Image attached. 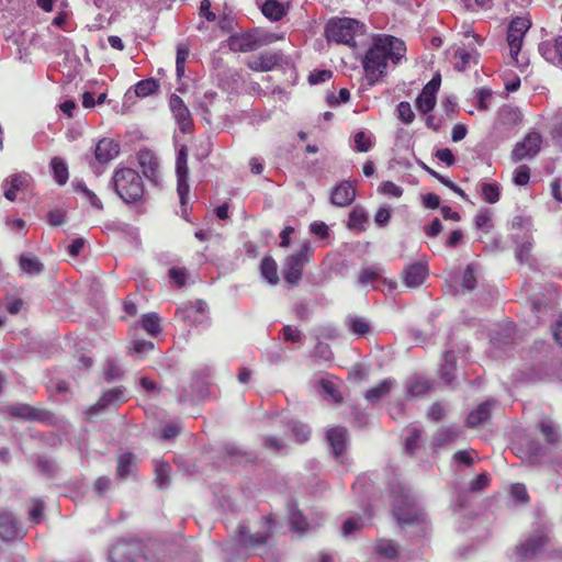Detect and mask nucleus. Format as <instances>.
Wrapping results in <instances>:
<instances>
[{
	"label": "nucleus",
	"mask_w": 562,
	"mask_h": 562,
	"mask_svg": "<svg viewBox=\"0 0 562 562\" xmlns=\"http://www.w3.org/2000/svg\"><path fill=\"white\" fill-rule=\"evenodd\" d=\"M406 54L405 43L387 34H378L362 60L364 77L369 86H374L387 74L389 65L396 66Z\"/></svg>",
	"instance_id": "obj_1"
},
{
	"label": "nucleus",
	"mask_w": 562,
	"mask_h": 562,
	"mask_svg": "<svg viewBox=\"0 0 562 562\" xmlns=\"http://www.w3.org/2000/svg\"><path fill=\"white\" fill-rule=\"evenodd\" d=\"M111 184L117 196L126 204H137L144 201L145 186L136 170L128 167L115 169Z\"/></svg>",
	"instance_id": "obj_2"
},
{
	"label": "nucleus",
	"mask_w": 562,
	"mask_h": 562,
	"mask_svg": "<svg viewBox=\"0 0 562 562\" xmlns=\"http://www.w3.org/2000/svg\"><path fill=\"white\" fill-rule=\"evenodd\" d=\"M531 26V22L527 18L517 16L513 19L507 30V44L513 65L525 70L529 65V58L525 54H520L525 34Z\"/></svg>",
	"instance_id": "obj_3"
},
{
	"label": "nucleus",
	"mask_w": 562,
	"mask_h": 562,
	"mask_svg": "<svg viewBox=\"0 0 562 562\" xmlns=\"http://www.w3.org/2000/svg\"><path fill=\"white\" fill-rule=\"evenodd\" d=\"M363 34V24L356 19L336 18L328 21L325 36L329 42L356 46L355 37Z\"/></svg>",
	"instance_id": "obj_4"
},
{
	"label": "nucleus",
	"mask_w": 562,
	"mask_h": 562,
	"mask_svg": "<svg viewBox=\"0 0 562 562\" xmlns=\"http://www.w3.org/2000/svg\"><path fill=\"white\" fill-rule=\"evenodd\" d=\"M312 249L308 240H304L301 248L286 257L284 281L290 288L297 286L302 280L304 266L310 261Z\"/></svg>",
	"instance_id": "obj_5"
},
{
	"label": "nucleus",
	"mask_w": 562,
	"mask_h": 562,
	"mask_svg": "<svg viewBox=\"0 0 562 562\" xmlns=\"http://www.w3.org/2000/svg\"><path fill=\"white\" fill-rule=\"evenodd\" d=\"M262 522L265 525L263 530L255 533H250L245 525H239L237 527L236 532L238 535V542L241 547L257 550L267 544L272 533V516L262 517Z\"/></svg>",
	"instance_id": "obj_6"
},
{
	"label": "nucleus",
	"mask_w": 562,
	"mask_h": 562,
	"mask_svg": "<svg viewBox=\"0 0 562 562\" xmlns=\"http://www.w3.org/2000/svg\"><path fill=\"white\" fill-rule=\"evenodd\" d=\"M550 537L542 530L532 531L529 537L515 548V557L519 561L533 559L549 543Z\"/></svg>",
	"instance_id": "obj_7"
},
{
	"label": "nucleus",
	"mask_w": 562,
	"mask_h": 562,
	"mask_svg": "<svg viewBox=\"0 0 562 562\" xmlns=\"http://www.w3.org/2000/svg\"><path fill=\"white\" fill-rule=\"evenodd\" d=\"M542 136L538 132L528 133L518 142L512 150L510 158L514 162L533 158L541 149Z\"/></svg>",
	"instance_id": "obj_8"
},
{
	"label": "nucleus",
	"mask_w": 562,
	"mask_h": 562,
	"mask_svg": "<svg viewBox=\"0 0 562 562\" xmlns=\"http://www.w3.org/2000/svg\"><path fill=\"white\" fill-rule=\"evenodd\" d=\"M127 401L125 396V391L123 387H113L102 393L98 402L91 405L86 414L89 419H91L94 415H99L104 412L110 406H119L120 404Z\"/></svg>",
	"instance_id": "obj_9"
},
{
	"label": "nucleus",
	"mask_w": 562,
	"mask_h": 562,
	"mask_svg": "<svg viewBox=\"0 0 562 562\" xmlns=\"http://www.w3.org/2000/svg\"><path fill=\"white\" fill-rule=\"evenodd\" d=\"M110 559L112 562H151L138 544L117 543L110 550Z\"/></svg>",
	"instance_id": "obj_10"
},
{
	"label": "nucleus",
	"mask_w": 562,
	"mask_h": 562,
	"mask_svg": "<svg viewBox=\"0 0 562 562\" xmlns=\"http://www.w3.org/2000/svg\"><path fill=\"white\" fill-rule=\"evenodd\" d=\"M169 106L176 122L179 125V130L183 134L191 133L193 130V120L183 100L179 95L173 93L169 98Z\"/></svg>",
	"instance_id": "obj_11"
},
{
	"label": "nucleus",
	"mask_w": 562,
	"mask_h": 562,
	"mask_svg": "<svg viewBox=\"0 0 562 562\" xmlns=\"http://www.w3.org/2000/svg\"><path fill=\"white\" fill-rule=\"evenodd\" d=\"M137 160L145 177L149 181L157 183L159 179V161L155 154L149 149H140L137 153Z\"/></svg>",
	"instance_id": "obj_12"
},
{
	"label": "nucleus",
	"mask_w": 562,
	"mask_h": 562,
	"mask_svg": "<svg viewBox=\"0 0 562 562\" xmlns=\"http://www.w3.org/2000/svg\"><path fill=\"white\" fill-rule=\"evenodd\" d=\"M539 53L548 63L562 66V35L540 43Z\"/></svg>",
	"instance_id": "obj_13"
},
{
	"label": "nucleus",
	"mask_w": 562,
	"mask_h": 562,
	"mask_svg": "<svg viewBox=\"0 0 562 562\" xmlns=\"http://www.w3.org/2000/svg\"><path fill=\"white\" fill-rule=\"evenodd\" d=\"M120 154V145L112 138L104 137L97 143L94 157L99 164L105 165Z\"/></svg>",
	"instance_id": "obj_14"
},
{
	"label": "nucleus",
	"mask_w": 562,
	"mask_h": 562,
	"mask_svg": "<svg viewBox=\"0 0 562 562\" xmlns=\"http://www.w3.org/2000/svg\"><path fill=\"white\" fill-rule=\"evenodd\" d=\"M23 536L15 517L11 513H0V539L3 541H13Z\"/></svg>",
	"instance_id": "obj_15"
},
{
	"label": "nucleus",
	"mask_w": 562,
	"mask_h": 562,
	"mask_svg": "<svg viewBox=\"0 0 562 562\" xmlns=\"http://www.w3.org/2000/svg\"><path fill=\"white\" fill-rule=\"evenodd\" d=\"M428 274V267L422 262L408 265L402 273L403 282L408 288L419 286Z\"/></svg>",
	"instance_id": "obj_16"
},
{
	"label": "nucleus",
	"mask_w": 562,
	"mask_h": 562,
	"mask_svg": "<svg viewBox=\"0 0 562 562\" xmlns=\"http://www.w3.org/2000/svg\"><path fill=\"white\" fill-rule=\"evenodd\" d=\"M8 413L12 416L20 417L26 420L43 422L46 419L48 412L38 407H33L29 404H13L8 406Z\"/></svg>",
	"instance_id": "obj_17"
},
{
	"label": "nucleus",
	"mask_w": 562,
	"mask_h": 562,
	"mask_svg": "<svg viewBox=\"0 0 562 562\" xmlns=\"http://www.w3.org/2000/svg\"><path fill=\"white\" fill-rule=\"evenodd\" d=\"M356 198V190L349 181H341L333 190L330 202L336 206L350 205Z\"/></svg>",
	"instance_id": "obj_18"
},
{
	"label": "nucleus",
	"mask_w": 562,
	"mask_h": 562,
	"mask_svg": "<svg viewBox=\"0 0 562 562\" xmlns=\"http://www.w3.org/2000/svg\"><path fill=\"white\" fill-rule=\"evenodd\" d=\"M494 404L495 401L493 400L481 403L475 409L469 413L465 425L470 428H476L488 422L491 419Z\"/></svg>",
	"instance_id": "obj_19"
},
{
	"label": "nucleus",
	"mask_w": 562,
	"mask_h": 562,
	"mask_svg": "<svg viewBox=\"0 0 562 562\" xmlns=\"http://www.w3.org/2000/svg\"><path fill=\"white\" fill-rule=\"evenodd\" d=\"M280 57L276 53L260 54L247 61V67L257 72H267L272 70L279 63Z\"/></svg>",
	"instance_id": "obj_20"
},
{
	"label": "nucleus",
	"mask_w": 562,
	"mask_h": 562,
	"mask_svg": "<svg viewBox=\"0 0 562 562\" xmlns=\"http://www.w3.org/2000/svg\"><path fill=\"white\" fill-rule=\"evenodd\" d=\"M348 431L344 427H334L327 431V439L336 457H341L346 451Z\"/></svg>",
	"instance_id": "obj_21"
},
{
	"label": "nucleus",
	"mask_w": 562,
	"mask_h": 562,
	"mask_svg": "<svg viewBox=\"0 0 562 562\" xmlns=\"http://www.w3.org/2000/svg\"><path fill=\"white\" fill-rule=\"evenodd\" d=\"M405 504L407 508H396L394 509V515L398 521V524L404 527L406 525L419 524L424 520V515L420 510L411 507L409 502L405 498Z\"/></svg>",
	"instance_id": "obj_22"
},
{
	"label": "nucleus",
	"mask_w": 562,
	"mask_h": 562,
	"mask_svg": "<svg viewBox=\"0 0 562 562\" xmlns=\"http://www.w3.org/2000/svg\"><path fill=\"white\" fill-rule=\"evenodd\" d=\"M457 372V356L453 350H447L442 355V363L440 364L439 375L447 384H450Z\"/></svg>",
	"instance_id": "obj_23"
},
{
	"label": "nucleus",
	"mask_w": 562,
	"mask_h": 562,
	"mask_svg": "<svg viewBox=\"0 0 562 562\" xmlns=\"http://www.w3.org/2000/svg\"><path fill=\"white\" fill-rule=\"evenodd\" d=\"M393 384H394V380H392V379L382 380L379 384L369 389L366 392V394H364L366 400L371 404H375V403L380 402L382 398H384L385 396H387L390 394Z\"/></svg>",
	"instance_id": "obj_24"
},
{
	"label": "nucleus",
	"mask_w": 562,
	"mask_h": 562,
	"mask_svg": "<svg viewBox=\"0 0 562 562\" xmlns=\"http://www.w3.org/2000/svg\"><path fill=\"white\" fill-rule=\"evenodd\" d=\"M176 172L178 177V192L182 196L183 189H187V177L189 173V168L187 164V150L182 147L177 156L176 160Z\"/></svg>",
	"instance_id": "obj_25"
},
{
	"label": "nucleus",
	"mask_w": 562,
	"mask_h": 562,
	"mask_svg": "<svg viewBox=\"0 0 562 562\" xmlns=\"http://www.w3.org/2000/svg\"><path fill=\"white\" fill-rule=\"evenodd\" d=\"M262 14L271 21H280L286 14V8L278 0H267L261 5Z\"/></svg>",
	"instance_id": "obj_26"
},
{
	"label": "nucleus",
	"mask_w": 562,
	"mask_h": 562,
	"mask_svg": "<svg viewBox=\"0 0 562 562\" xmlns=\"http://www.w3.org/2000/svg\"><path fill=\"white\" fill-rule=\"evenodd\" d=\"M19 266L24 273L32 276L40 274L44 269L41 260L31 254H22L19 259Z\"/></svg>",
	"instance_id": "obj_27"
},
{
	"label": "nucleus",
	"mask_w": 562,
	"mask_h": 562,
	"mask_svg": "<svg viewBox=\"0 0 562 562\" xmlns=\"http://www.w3.org/2000/svg\"><path fill=\"white\" fill-rule=\"evenodd\" d=\"M260 272L262 278H265L271 285H277L279 283L278 266L272 257L268 256L261 260Z\"/></svg>",
	"instance_id": "obj_28"
},
{
	"label": "nucleus",
	"mask_w": 562,
	"mask_h": 562,
	"mask_svg": "<svg viewBox=\"0 0 562 562\" xmlns=\"http://www.w3.org/2000/svg\"><path fill=\"white\" fill-rule=\"evenodd\" d=\"M142 328L151 336H157L161 331L160 317L157 313H147L142 317Z\"/></svg>",
	"instance_id": "obj_29"
},
{
	"label": "nucleus",
	"mask_w": 562,
	"mask_h": 562,
	"mask_svg": "<svg viewBox=\"0 0 562 562\" xmlns=\"http://www.w3.org/2000/svg\"><path fill=\"white\" fill-rule=\"evenodd\" d=\"M482 199L490 204H494L501 199V188L496 182H483L480 190Z\"/></svg>",
	"instance_id": "obj_30"
},
{
	"label": "nucleus",
	"mask_w": 562,
	"mask_h": 562,
	"mask_svg": "<svg viewBox=\"0 0 562 562\" xmlns=\"http://www.w3.org/2000/svg\"><path fill=\"white\" fill-rule=\"evenodd\" d=\"M135 465L134 456L130 452L123 453L119 457L116 465V476L119 479H126Z\"/></svg>",
	"instance_id": "obj_31"
},
{
	"label": "nucleus",
	"mask_w": 562,
	"mask_h": 562,
	"mask_svg": "<svg viewBox=\"0 0 562 562\" xmlns=\"http://www.w3.org/2000/svg\"><path fill=\"white\" fill-rule=\"evenodd\" d=\"M368 222V214L361 207H353L349 213L348 227L351 229H358L359 232L364 229V224Z\"/></svg>",
	"instance_id": "obj_32"
},
{
	"label": "nucleus",
	"mask_w": 562,
	"mask_h": 562,
	"mask_svg": "<svg viewBox=\"0 0 562 562\" xmlns=\"http://www.w3.org/2000/svg\"><path fill=\"white\" fill-rule=\"evenodd\" d=\"M50 166L56 182L60 186H64L68 181L69 177L67 165L64 162L61 158L54 157L50 161Z\"/></svg>",
	"instance_id": "obj_33"
},
{
	"label": "nucleus",
	"mask_w": 562,
	"mask_h": 562,
	"mask_svg": "<svg viewBox=\"0 0 562 562\" xmlns=\"http://www.w3.org/2000/svg\"><path fill=\"white\" fill-rule=\"evenodd\" d=\"M75 190L77 192H80L93 209H95L98 211L103 210L102 201L99 199V196L92 190H90L86 186V183L83 181L77 182L75 184Z\"/></svg>",
	"instance_id": "obj_34"
},
{
	"label": "nucleus",
	"mask_w": 562,
	"mask_h": 562,
	"mask_svg": "<svg viewBox=\"0 0 562 562\" xmlns=\"http://www.w3.org/2000/svg\"><path fill=\"white\" fill-rule=\"evenodd\" d=\"M25 176L19 173L12 175L8 180L10 188L4 191L5 199L14 201L16 199V192L25 186Z\"/></svg>",
	"instance_id": "obj_35"
},
{
	"label": "nucleus",
	"mask_w": 562,
	"mask_h": 562,
	"mask_svg": "<svg viewBox=\"0 0 562 562\" xmlns=\"http://www.w3.org/2000/svg\"><path fill=\"white\" fill-rule=\"evenodd\" d=\"M453 57L456 60L454 68L458 71H464L469 67L470 63L474 59L472 53L463 47H458L454 50Z\"/></svg>",
	"instance_id": "obj_36"
},
{
	"label": "nucleus",
	"mask_w": 562,
	"mask_h": 562,
	"mask_svg": "<svg viewBox=\"0 0 562 562\" xmlns=\"http://www.w3.org/2000/svg\"><path fill=\"white\" fill-rule=\"evenodd\" d=\"M159 88V83L156 79L149 78L140 80L135 86V94L140 98L148 97L155 93Z\"/></svg>",
	"instance_id": "obj_37"
},
{
	"label": "nucleus",
	"mask_w": 562,
	"mask_h": 562,
	"mask_svg": "<svg viewBox=\"0 0 562 562\" xmlns=\"http://www.w3.org/2000/svg\"><path fill=\"white\" fill-rule=\"evenodd\" d=\"M171 468L169 463L164 461H156L155 463V474L156 482L160 488L166 487L169 484V475Z\"/></svg>",
	"instance_id": "obj_38"
},
{
	"label": "nucleus",
	"mask_w": 562,
	"mask_h": 562,
	"mask_svg": "<svg viewBox=\"0 0 562 562\" xmlns=\"http://www.w3.org/2000/svg\"><path fill=\"white\" fill-rule=\"evenodd\" d=\"M189 56V47L186 44H179L177 47L176 56V72L177 77L181 78L184 75V66Z\"/></svg>",
	"instance_id": "obj_39"
},
{
	"label": "nucleus",
	"mask_w": 562,
	"mask_h": 562,
	"mask_svg": "<svg viewBox=\"0 0 562 562\" xmlns=\"http://www.w3.org/2000/svg\"><path fill=\"white\" fill-rule=\"evenodd\" d=\"M436 105V97L420 92L416 99V108L424 114L429 113Z\"/></svg>",
	"instance_id": "obj_40"
},
{
	"label": "nucleus",
	"mask_w": 562,
	"mask_h": 562,
	"mask_svg": "<svg viewBox=\"0 0 562 562\" xmlns=\"http://www.w3.org/2000/svg\"><path fill=\"white\" fill-rule=\"evenodd\" d=\"M431 389V384L427 380H415L409 384L408 393L414 397H422Z\"/></svg>",
	"instance_id": "obj_41"
},
{
	"label": "nucleus",
	"mask_w": 562,
	"mask_h": 562,
	"mask_svg": "<svg viewBox=\"0 0 562 562\" xmlns=\"http://www.w3.org/2000/svg\"><path fill=\"white\" fill-rule=\"evenodd\" d=\"M398 119L405 124L413 123L415 119V113L412 109V105L407 101H402L396 106Z\"/></svg>",
	"instance_id": "obj_42"
},
{
	"label": "nucleus",
	"mask_w": 562,
	"mask_h": 562,
	"mask_svg": "<svg viewBox=\"0 0 562 562\" xmlns=\"http://www.w3.org/2000/svg\"><path fill=\"white\" fill-rule=\"evenodd\" d=\"M459 436V432L452 428L439 429L435 435V445L440 447L452 440H454Z\"/></svg>",
	"instance_id": "obj_43"
},
{
	"label": "nucleus",
	"mask_w": 562,
	"mask_h": 562,
	"mask_svg": "<svg viewBox=\"0 0 562 562\" xmlns=\"http://www.w3.org/2000/svg\"><path fill=\"white\" fill-rule=\"evenodd\" d=\"M530 180V168L527 165H520L514 170L513 181L516 186H526Z\"/></svg>",
	"instance_id": "obj_44"
},
{
	"label": "nucleus",
	"mask_w": 562,
	"mask_h": 562,
	"mask_svg": "<svg viewBox=\"0 0 562 562\" xmlns=\"http://www.w3.org/2000/svg\"><path fill=\"white\" fill-rule=\"evenodd\" d=\"M372 147L371 137L364 132L360 131L355 135V148L359 153H367Z\"/></svg>",
	"instance_id": "obj_45"
},
{
	"label": "nucleus",
	"mask_w": 562,
	"mask_h": 562,
	"mask_svg": "<svg viewBox=\"0 0 562 562\" xmlns=\"http://www.w3.org/2000/svg\"><path fill=\"white\" fill-rule=\"evenodd\" d=\"M321 385H322L323 391L327 395H329L335 403H337V404L342 403V395L340 394V392L337 390L336 385L331 381L323 379V380H321Z\"/></svg>",
	"instance_id": "obj_46"
},
{
	"label": "nucleus",
	"mask_w": 562,
	"mask_h": 562,
	"mask_svg": "<svg viewBox=\"0 0 562 562\" xmlns=\"http://www.w3.org/2000/svg\"><path fill=\"white\" fill-rule=\"evenodd\" d=\"M378 553L385 559H395L398 554V549L395 542L385 541L378 547Z\"/></svg>",
	"instance_id": "obj_47"
},
{
	"label": "nucleus",
	"mask_w": 562,
	"mask_h": 562,
	"mask_svg": "<svg viewBox=\"0 0 562 562\" xmlns=\"http://www.w3.org/2000/svg\"><path fill=\"white\" fill-rule=\"evenodd\" d=\"M292 434L299 443H304L310 439L311 430L308 427L301 423H295L292 426Z\"/></svg>",
	"instance_id": "obj_48"
},
{
	"label": "nucleus",
	"mask_w": 562,
	"mask_h": 562,
	"mask_svg": "<svg viewBox=\"0 0 562 562\" xmlns=\"http://www.w3.org/2000/svg\"><path fill=\"white\" fill-rule=\"evenodd\" d=\"M169 278L178 288H182L187 282V270L184 268L172 267L169 272Z\"/></svg>",
	"instance_id": "obj_49"
},
{
	"label": "nucleus",
	"mask_w": 562,
	"mask_h": 562,
	"mask_svg": "<svg viewBox=\"0 0 562 562\" xmlns=\"http://www.w3.org/2000/svg\"><path fill=\"white\" fill-rule=\"evenodd\" d=\"M380 278V273L378 270H374L372 268L363 269L358 278V283L366 286L370 283H374Z\"/></svg>",
	"instance_id": "obj_50"
},
{
	"label": "nucleus",
	"mask_w": 562,
	"mask_h": 562,
	"mask_svg": "<svg viewBox=\"0 0 562 562\" xmlns=\"http://www.w3.org/2000/svg\"><path fill=\"white\" fill-rule=\"evenodd\" d=\"M378 190H379V192H381L385 195H392L395 198L402 196L403 192H404L401 187H398L397 184H395L392 181H384L383 183L380 184Z\"/></svg>",
	"instance_id": "obj_51"
},
{
	"label": "nucleus",
	"mask_w": 562,
	"mask_h": 562,
	"mask_svg": "<svg viewBox=\"0 0 562 562\" xmlns=\"http://www.w3.org/2000/svg\"><path fill=\"white\" fill-rule=\"evenodd\" d=\"M477 229H490L492 227L491 214L487 210L480 211L474 217Z\"/></svg>",
	"instance_id": "obj_52"
},
{
	"label": "nucleus",
	"mask_w": 562,
	"mask_h": 562,
	"mask_svg": "<svg viewBox=\"0 0 562 562\" xmlns=\"http://www.w3.org/2000/svg\"><path fill=\"white\" fill-rule=\"evenodd\" d=\"M333 77V72L328 69L314 70L308 75L311 85H318L328 81Z\"/></svg>",
	"instance_id": "obj_53"
},
{
	"label": "nucleus",
	"mask_w": 562,
	"mask_h": 562,
	"mask_svg": "<svg viewBox=\"0 0 562 562\" xmlns=\"http://www.w3.org/2000/svg\"><path fill=\"white\" fill-rule=\"evenodd\" d=\"M282 335H283V339L285 341H289V342H292V344L299 342L302 339L301 330L297 329L296 327L291 326V325H285L282 328Z\"/></svg>",
	"instance_id": "obj_54"
},
{
	"label": "nucleus",
	"mask_w": 562,
	"mask_h": 562,
	"mask_svg": "<svg viewBox=\"0 0 562 562\" xmlns=\"http://www.w3.org/2000/svg\"><path fill=\"white\" fill-rule=\"evenodd\" d=\"M350 328L355 334L359 336H363L370 330L369 323L362 317H356L351 319Z\"/></svg>",
	"instance_id": "obj_55"
},
{
	"label": "nucleus",
	"mask_w": 562,
	"mask_h": 562,
	"mask_svg": "<svg viewBox=\"0 0 562 562\" xmlns=\"http://www.w3.org/2000/svg\"><path fill=\"white\" fill-rule=\"evenodd\" d=\"M262 445L266 449L279 452L285 445L282 440L272 435H267L262 438Z\"/></svg>",
	"instance_id": "obj_56"
},
{
	"label": "nucleus",
	"mask_w": 562,
	"mask_h": 562,
	"mask_svg": "<svg viewBox=\"0 0 562 562\" xmlns=\"http://www.w3.org/2000/svg\"><path fill=\"white\" fill-rule=\"evenodd\" d=\"M23 300L19 297L8 296L4 300V308L12 315L18 314L23 307Z\"/></svg>",
	"instance_id": "obj_57"
},
{
	"label": "nucleus",
	"mask_w": 562,
	"mask_h": 562,
	"mask_svg": "<svg viewBox=\"0 0 562 562\" xmlns=\"http://www.w3.org/2000/svg\"><path fill=\"white\" fill-rule=\"evenodd\" d=\"M475 284H476V278L474 274V270L472 269V267L468 266L463 273L462 288H463V290L471 291L475 288Z\"/></svg>",
	"instance_id": "obj_58"
},
{
	"label": "nucleus",
	"mask_w": 562,
	"mask_h": 562,
	"mask_svg": "<svg viewBox=\"0 0 562 562\" xmlns=\"http://www.w3.org/2000/svg\"><path fill=\"white\" fill-rule=\"evenodd\" d=\"M310 232L321 239H325L329 235V228L324 222H313L310 225Z\"/></svg>",
	"instance_id": "obj_59"
},
{
	"label": "nucleus",
	"mask_w": 562,
	"mask_h": 562,
	"mask_svg": "<svg viewBox=\"0 0 562 562\" xmlns=\"http://www.w3.org/2000/svg\"><path fill=\"white\" fill-rule=\"evenodd\" d=\"M540 431L548 442L554 443L558 441L559 434L555 431L552 425L542 422L540 424Z\"/></svg>",
	"instance_id": "obj_60"
},
{
	"label": "nucleus",
	"mask_w": 562,
	"mask_h": 562,
	"mask_svg": "<svg viewBox=\"0 0 562 562\" xmlns=\"http://www.w3.org/2000/svg\"><path fill=\"white\" fill-rule=\"evenodd\" d=\"M44 503L42 501H37L35 505L29 510V519L33 524H40L43 518Z\"/></svg>",
	"instance_id": "obj_61"
},
{
	"label": "nucleus",
	"mask_w": 562,
	"mask_h": 562,
	"mask_svg": "<svg viewBox=\"0 0 562 562\" xmlns=\"http://www.w3.org/2000/svg\"><path fill=\"white\" fill-rule=\"evenodd\" d=\"M154 347H155V345L148 340H138V339L133 340V351L137 356H142L144 353L149 352L150 350L154 349Z\"/></svg>",
	"instance_id": "obj_62"
},
{
	"label": "nucleus",
	"mask_w": 562,
	"mask_h": 562,
	"mask_svg": "<svg viewBox=\"0 0 562 562\" xmlns=\"http://www.w3.org/2000/svg\"><path fill=\"white\" fill-rule=\"evenodd\" d=\"M422 437V431L419 429H414L409 437L406 438L405 449L406 451L414 453L417 449L419 439Z\"/></svg>",
	"instance_id": "obj_63"
},
{
	"label": "nucleus",
	"mask_w": 562,
	"mask_h": 562,
	"mask_svg": "<svg viewBox=\"0 0 562 562\" xmlns=\"http://www.w3.org/2000/svg\"><path fill=\"white\" fill-rule=\"evenodd\" d=\"M512 496L519 502H527L529 499L528 492L524 484L516 483L510 488Z\"/></svg>",
	"instance_id": "obj_64"
}]
</instances>
